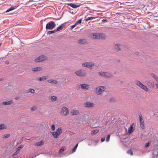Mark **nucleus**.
I'll list each match as a JSON object with an SVG mask.
<instances>
[{
	"mask_svg": "<svg viewBox=\"0 0 158 158\" xmlns=\"http://www.w3.org/2000/svg\"><path fill=\"white\" fill-rule=\"evenodd\" d=\"M44 144V141L43 140H41L40 141L38 142H36L35 144V146H39L41 145H42Z\"/></svg>",
	"mask_w": 158,
	"mask_h": 158,
	"instance_id": "b1692460",
	"label": "nucleus"
},
{
	"mask_svg": "<svg viewBox=\"0 0 158 158\" xmlns=\"http://www.w3.org/2000/svg\"><path fill=\"white\" fill-rule=\"evenodd\" d=\"M16 7H13V6H11L10 8L8 9L6 11V12L7 13L8 12L10 11H11V10H12L15 9L16 8Z\"/></svg>",
	"mask_w": 158,
	"mask_h": 158,
	"instance_id": "cd10ccee",
	"label": "nucleus"
},
{
	"mask_svg": "<svg viewBox=\"0 0 158 158\" xmlns=\"http://www.w3.org/2000/svg\"><path fill=\"white\" fill-rule=\"evenodd\" d=\"M56 131L57 132V133H58V134H59V135H60V134L62 132L61 128H58V129H57Z\"/></svg>",
	"mask_w": 158,
	"mask_h": 158,
	"instance_id": "c756f323",
	"label": "nucleus"
},
{
	"mask_svg": "<svg viewBox=\"0 0 158 158\" xmlns=\"http://www.w3.org/2000/svg\"><path fill=\"white\" fill-rule=\"evenodd\" d=\"M48 78L47 76H44L41 77H38V79L39 81H43L46 80Z\"/></svg>",
	"mask_w": 158,
	"mask_h": 158,
	"instance_id": "a211bd4d",
	"label": "nucleus"
},
{
	"mask_svg": "<svg viewBox=\"0 0 158 158\" xmlns=\"http://www.w3.org/2000/svg\"><path fill=\"white\" fill-rule=\"evenodd\" d=\"M95 64L92 62H85L82 64V65L84 67L90 69L92 67L94 66Z\"/></svg>",
	"mask_w": 158,
	"mask_h": 158,
	"instance_id": "423d86ee",
	"label": "nucleus"
},
{
	"mask_svg": "<svg viewBox=\"0 0 158 158\" xmlns=\"http://www.w3.org/2000/svg\"><path fill=\"white\" fill-rule=\"evenodd\" d=\"M77 25L75 23V24L72 26H71V29H72L73 28H74Z\"/></svg>",
	"mask_w": 158,
	"mask_h": 158,
	"instance_id": "c03bdc74",
	"label": "nucleus"
},
{
	"mask_svg": "<svg viewBox=\"0 0 158 158\" xmlns=\"http://www.w3.org/2000/svg\"><path fill=\"white\" fill-rule=\"evenodd\" d=\"M64 27L65 24L64 23L61 24L60 26L57 27V29H56V31H59L62 30Z\"/></svg>",
	"mask_w": 158,
	"mask_h": 158,
	"instance_id": "f3484780",
	"label": "nucleus"
},
{
	"mask_svg": "<svg viewBox=\"0 0 158 158\" xmlns=\"http://www.w3.org/2000/svg\"><path fill=\"white\" fill-rule=\"evenodd\" d=\"M139 122H140V124L144 123V122L143 120H141H141H139Z\"/></svg>",
	"mask_w": 158,
	"mask_h": 158,
	"instance_id": "de8ad7c7",
	"label": "nucleus"
},
{
	"mask_svg": "<svg viewBox=\"0 0 158 158\" xmlns=\"http://www.w3.org/2000/svg\"><path fill=\"white\" fill-rule=\"evenodd\" d=\"M47 81L49 83L53 84H56L58 83L57 81L55 80L49 79Z\"/></svg>",
	"mask_w": 158,
	"mask_h": 158,
	"instance_id": "4be33fe9",
	"label": "nucleus"
},
{
	"mask_svg": "<svg viewBox=\"0 0 158 158\" xmlns=\"http://www.w3.org/2000/svg\"><path fill=\"white\" fill-rule=\"evenodd\" d=\"M135 83L138 85L139 87L144 90L146 92H148V88L146 86L143 85L140 81L138 80L135 81Z\"/></svg>",
	"mask_w": 158,
	"mask_h": 158,
	"instance_id": "20e7f679",
	"label": "nucleus"
},
{
	"mask_svg": "<svg viewBox=\"0 0 158 158\" xmlns=\"http://www.w3.org/2000/svg\"><path fill=\"white\" fill-rule=\"evenodd\" d=\"M67 5L69 6H70L71 7H72L73 8H76L77 7L79 6V5H76L74 3H68Z\"/></svg>",
	"mask_w": 158,
	"mask_h": 158,
	"instance_id": "2eb2a0df",
	"label": "nucleus"
},
{
	"mask_svg": "<svg viewBox=\"0 0 158 158\" xmlns=\"http://www.w3.org/2000/svg\"><path fill=\"white\" fill-rule=\"evenodd\" d=\"M127 153L128 154H130L131 155H132L133 154V152L132 151L131 149H129L128 150L127 152Z\"/></svg>",
	"mask_w": 158,
	"mask_h": 158,
	"instance_id": "2f4dec72",
	"label": "nucleus"
},
{
	"mask_svg": "<svg viewBox=\"0 0 158 158\" xmlns=\"http://www.w3.org/2000/svg\"><path fill=\"white\" fill-rule=\"evenodd\" d=\"M134 127L135 125L134 123H133L130 126L128 131V134H131L134 131Z\"/></svg>",
	"mask_w": 158,
	"mask_h": 158,
	"instance_id": "9d476101",
	"label": "nucleus"
},
{
	"mask_svg": "<svg viewBox=\"0 0 158 158\" xmlns=\"http://www.w3.org/2000/svg\"><path fill=\"white\" fill-rule=\"evenodd\" d=\"M140 128L142 130L144 129V123L140 124Z\"/></svg>",
	"mask_w": 158,
	"mask_h": 158,
	"instance_id": "e433bc0d",
	"label": "nucleus"
},
{
	"mask_svg": "<svg viewBox=\"0 0 158 158\" xmlns=\"http://www.w3.org/2000/svg\"><path fill=\"white\" fill-rule=\"evenodd\" d=\"M46 57L44 55H42L37 58L35 60L36 62H39L44 60L46 59Z\"/></svg>",
	"mask_w": 158,
	"mask_h": 158,
	"instance_id": "1a4fd4ad",
	"label": "nucleus"
},
{
	"mask_svg": "<svg viewBox=\"0 0 158 158\" xmlns=\"http://www.w3.org/2000/svg\"><path fill=\"white\" fill-rule=\"evenodd\" d=\"M105 87L103 86H100L99 87L96 88V93L99 95L101 94L104 91Z\"/></svg>",
	"mask_w": 158,
	"mask_h": 158,
	"instance_id": "6e6552de",
	"label": "nucleus"
},
{
	"mask_svg": "<svg viewBox=\"0 0 158 158\" xmlns=\"http://www.w3.org/2000/svg\"><path fill=\"white\" fill-rule=\"evenodd\" d=\"M98 74L101 76L106 78H108L112 77V74L109 73L104 72H99Z\"/></svg>",
	"mask_w": 158,
	"mask_h": 158,
	"instance_id": "7ed1b4c3",
	"label": "nucleus"
},
{
	"mask_svg": "<svg viewBox=\"0 0 158 158\" xmlns=\"http://www.w3.org/2000/svg\"><path fill=\"white\" fill-rule=\"evenodd\" d=\"M51 129H52V130L53 131H54V130H55V126L54 124H53L51 126Z\"/></svg>",
	"mask_w": 158,
	"mask_h": 158,
	"instance_id": "ea45409f",
	"label": "nucleus"
},
{
	"mask_svg": "<svg viewBox=\"0 0 158 158\" xmlns=\"http://www.w3.org/2000/svg\"><path fill=\"white\" fill-rule=\"evenodd\" d=\"M120 44H117L115 45V50L117 51H120V48L119 47Z\"/></svg>",
	"mask_w": 158,
	"mask_h": 158,
	"instance_id": "a878e982",
	"label": "nucleus"
},
{
	"mask_svg": "<svg viewBox=\"0 0 158 158\" xmlns=\"http://www.w3.org/2000/svg\"><path fill=\"white\" fill-rule=\"evenodd\" d=\"M98 132V130H94L92 131V134L93 135H95L96 133H97Z\"/></svg>",
	"mask_w": 158,
	"mask_h": 158,
	"instance_id": "c9c22d12",
	"label": "nucleus"
},
{
	"mask_svg": "<svg viewBox=\"0 0 158 158\" xmlns=\"http://www.w3.org/2000/svg\"><path fill=\"white\" fill-rule=\"evenodd\" d=\"M56 26L55 22L53 21L49 22L48 23L46 26V30H52L54 29Z\"/></svg>",
	"mask_w": 158,
	"mask_h": 158,
	"instance_id": "f03ea898",
	"label": "nucleus"
},
{
	"mask_svg": "<svg viewBox=\"0 0 158 158\" xmlns=\"http://www.w3.org/2000/svg\"><path fill=\"white\" fill-rule=\"evenodd\" d=\"M139 120H143V117H142V115L140 114V115H139Z\"/></svg>",
	"mask_w": 158,
	"mask_h": 158,
	"instance_id": "79ce46f5",
	"label": "nucleus"
},
{
	"mask_svg": "<svg viewBox=\"0 0 158 158\" xmlns=\"http://www.w3.org/2000/svg\"><path fill=\"white\" fill-rule=\"evenodd\" d=\"M56 32L57 31L56 30V29H54V30L52 31H49L48 32V34L51 35L53 33H54Z\"/></svg>",
	"mask_w": 158,
	"mask_h": 158,
	"instance_id": "c85d7f7f",
	"label": "nucleus"
},
{
	"mask_svg": "<svg viewBox=\"0 0 158 158\" xmlns=\"http://www.w3.org/2000/svg\"><path fill=\"white\" fill-rule=\"evenodd\" d=\"M28 91L29 92H31L32 94H34L35 92V90L33 89H30Z\"/></svg>",
	"mask_w": 158,
	"mask_h": 158,
	"instance_id": "58836bf2",
	"label": "nucleus"
},
{
	"mask_svg": "<svg viewBox=\"0 0 158 158\" xmlns=\"http://www.w3.org/2000/svg\"><path fill=\"white\" fill-rule=\"evenodd\" d=\"M2 80V79H0V81H1Z\"/></svg>",
	"mask_w": 158,
	"mask_h": 158,
	"instance_id": "5fc2aeb1",
	"label": "nucleus"
},
{
	"mask_svg": "<svg viewBox=\"0 0 158 158\" xmlns=\"http://www.w3.org/2000/svg\"><path fill=\"white\" fill-rule=\"evenodd\" d=\"M52 135L54 136L55 138H57L60 135L59 134L57 133V132L54 131L51 132Z\"/></svg>",
	"mask_w": 158,
	"mask_h": 158,
	"instance_id": "412c9836",
	"label": "nucleus"
},
{
	"mask_svg": "<svg viewBox=\"0 0 158 158\" xmlns=\"http://www.w3.org/2000/svg\"><path fill=\"white\" fill-rule=\"evenodd\" d=\"M150 144V143L149 142L147 143L145 145V148H147L148 147Z\"/></svg>",
	"mask_w": 158,
	"mask_h": 158,
	"instance_id": "37998d69",
	"label": "nucleus"
},
{
	"mask_svg": "<svg viewBox=\"0 0 158 158\" xmlns=\"http://www.w3.org/2000/svg\"><path fill=\"white\" fill-rule=\"evenodd\" d=\"M1 44H2V43L0 42V46H1Z\"/></svg>",
	"mask_w": 158,
	"mask_h": 158,
	"instance_id": "603ef678",
	"label": "nucleus"
},
{
	"mask_svg": "<svg viewBox=\"0 0 158 158\" xmlns=\"http://www.w3.org/2000/svg\"><path fill=\"white\" fill-rule=\"evenodd\" d=\"M82 19H79V20H78V21H77L75 23L77 25L79 24H80L81 23V21H82Z\"/></svg>",
	"mask_w": 158,
	"mask_h": 158,
	"instance_id": "72a5a7b5",
	"label": "nucleus"
},
{
	"mask_svg": "<svg viewBox=\"0 0 158 158\" xmlns=\"http://www.w3.org/2000/svg\"><path fill=\"white\" fill-rule=\"evenodd\" d=\"M19 151H18V150H17V151L13 154V156L16 155L19 153Z\"/></svg>",
	"mask_w": 158,
	"mask_h": 158,
	"instance_id": "a18cd8bd",
	"label": "nucleus"
},
{
	"mask_svg": "<svg viewBox=\"0 0 158 158\" xmlns=\"http://www.w3.org/2000/svg\"><path fill=\"white\" fill-rule=\"evenodd\" d=\"M13 102L12 100H10L8 101L3 102L2 103V104L3 105H11L12 104Z\"/></svg>",
	"mask_w": 158,
	"mask_h": 158,
	"instance_id": "4468645a",
	"label": "nucleus"
},
{
	"mask_svg": "<svg viewBox=\"0 0 158 158\" xmlns=\"http://www.w3.org/2000/svg\"><path fill=\"white\" fill-rule=\"evenodd\" d=\"M60 113L63 116H67L69 113V111L67 107L64 106L62 108Z\"/></svg>",
	"mask_w": 158,
	"mask_h": 158,
	"instance_id": "0eeeda50",
	"label": "nucleus"
},
{
	"mask_svg": "<svg viewBox=\"0 0 158 158\" xmlns=\"http://www.w3.org/2000/svg\"><path fill=\"white\" fill-rule=\"evenodd\" d=\"M79 113V111L77 110H73L71 112V114L72 116L76 115Z\"/></svg>",
	"mask_w": 158,
	"mask_h": 158,
	"instance_id": "aec40b11",
	"label": "nucleus"
},
{
	"mask_svg": "<svg viewBox=\"0 0 158 158\" xmlns=\"http://www.w3.org/2000/svg\"><path fill=\"white\" fill-rule=\"evenodd\" d=\"M105 140V137L102 138L101 139V141L102 142H103Z\"/></svg>",
	"mask_w": 158,
	"mask_h": 158,
	"instance_id": "49530a36",
	"label": "nucleus"
},
{
	"mask_svg": "<svg viewBox=\"0 0 158 158\" xmlns=\"http://www.w3.org/2000/svg\"><path fill=\"white\" fill-rule=\"evenodd\" d=\"M93 37L94 39L104 40L106 39V37L104 34L97 33L94 34L93 35Z\"/></svg>",
	"mask_w": 158,
	"mask_h": 158,
	"instance_id": "f257e3e1",
	"label": "nucleus"
},
{
	"mask_svg": "<svg viewBox=\"0 0 158 158\" xmlns=\"http://www.w3.org/2000/svg\"><path fill=\"white\" fill-rule=\"evenodd\" d=\"M86 42L85 40L84 39H80L78 40V43L80 44H83Z\"/></svg>",
	"mask_w": 158,
	"mask_h": 158,
	"instance_id": "5701e85b",
	"label": "nucleus"
},
{
	"mask_svg": "<svg viewBox=\"0 0 158 158\" xmlns=\"http://www.w3.org/2000/svg\"><path fill=\"white\" fill-rule=\"evenodd\" d=\"M110 135H107V136L106 137V142H108L109 141L110 139Z\"/></svg>",
	"mask_w": 158,
	"mask_h": 158,
	"instance_id": "f704fd0d",
	"label": "nucleus"
},
{
	"mask_svg": "<svg viewBox=\"0 0 158 158\" xmlns=\"http://www.w3.org/2000/svg\"><path fill=\"white\" fill-rule=\"evenodd\" d=\"M152 158H158V151L157 150L154 151L153 152Z\"/></svg>",
	"mask_w": 158,
	"mask_h": 158,
	"instance_id": "ddd939ff",
	"label": "nucleus"
},
{
	"mask_svg": "<svg viewBox=\"0 0 158 158\" xmlns=\"http://www.w3.org/2000/svg\"><path fill=\"white\" fill-rule=\"evenodd\" d=\"M102 22H107V20L106 19H103L102 20Z\"/></svg>",
	"mask_w": 158,
	"mask_h": 158,
	"instance_id": "09e8293b",
	"label": "nucleus"
},
{
	"mask_svg": "<svg viewBox=\"0 0 158 158\" xmlns=\"http://www.w3.org/2000/svg\"><path fill=\"white\" fill-rule=\"evenodd\" d=\"M126 3H130L129 2H127Z\"/></svg>",
	"mask_w": 158,
	"mask_h": 158,
	"instance_id": "6e6d98bb",
	"label": "nucleus"
},
{
	"mask_svg": "<svg viewBox=\"0 0 158 158\" xmlns=\"http://www.w3.org/2000/svg\"><path fill=\"white\" fill-rule=\"evenodd\" d=\"M6 128V126L3 124H0V131Z\"/></svg>",
	"mask_w": 158,
	"mask_h": 158,
	"instance_id": "bb28decb",
	"label": "nucleus"
},
{
	"mask_svg": "<svg viewBox=\"0 0 158 158\" xmlns=\"http://www.w3.org/2000/svg\"><path fill=\"white\" fill-rule=\"evenodd\" d=\"M10 136V135L9 134L4 135H3V138L6 139L8 138Z\"/></svg>",
	"mask_w": 158,
	"mask_h": 158,
	"instance_id": "473e14b6",
	"label": "nucleus"
},
{
	"mask_svg": "<svg viewBox=\"0 0 158 158\" xmlns=\"http://www.w3.org/2000/svg\"><path fill=\"white\" fill-rule=\"evenodd\" d=\"M64 150V148L63 147H62L59 150V153H62Z\"/></svg>",
	"mask_w": 158,
	"mask_h": 158,
	"instance_id": "4c0bfd02",
	"label": "nucleus"
},
{
	"mask_svg": "<svg viewBox=\"0 0 158 158\" xmlns=\"http://www.w3.org/2000/svg\"><path fill=\"white\" fill-rule=\"evenodd\" d=\"M96 18H97L96 17H92V16L88 17H86L85 18V19L86 21H89L90 20H92V19H95Z\"/></svg>",
	"mask_w": 158,
	"mask_h": 158,
	"instance_id": "393cba45",
	"label": "nucleus"
},
{
	"mask_svg": "<svg viewBox=\"0 0 158 158\" xmlns=\"http://www.w3.org/2000/svg\"><path fill=\"white\" fill-rule=\"evenodd\" d=\"M113 100H114V99H113V98H111V99H110V101H113Z\"/></svg>",
	"mask_w": 158,
	"mask_h": 158,
	"instance_id": "3c124183",
	"label": "nucleus"
},
{
	"mask_svg": "<svg viewBox=\"0 0 158 158\" xmlns=\"http://www.w3.org/2000/svg\"><path fill=\"white\" fill-rule=\"evenodd\" d=\"M23 147V145H20L19 147H18L17 148V150H18V151H19Z\"/></svg>",
	"mask_w": 158,
	"mask_h": 158,
	"instance_id": "a19ab883",
	"label": "nucleus"
},
{
	"mask_svg": "<svg viewBox=\"0 0 158 158\" xmlns=\"http://www.w3.org/2000/svg\"><path fill=\"white\" fill-rule=\"evenodd\" d=\"M93 106V104L90 102H86L85 104V106L86 107H92Z\"/></svg>",
	"mask_w": 158,
	"mask_h": 158,
	"instance_id": "f8f14e48",
	"label": "nucleus"
},
{
	"mask_svg": "<svg viewBox=\"0 0 158 158\" xmlns=\"http://www.w3.org/2000/svg\"><path fill=\"white\" fill-rule=\"evenodd\" d=\"M83 140H80L79 141V142L81 141H82Z\"/></svg>",
	"mask_w": 158,
	"mask_h": 158,
	"instance_id": "864d4df0",
	"label": "nucleus"
},
{
	"mask_svg": "<svg viewBox=\"0 0 158 158\" xmlns=\"http://www.w3.org/2000/svg\"><path fill=\"white\" fill-rule=\"evenodd\" d=\"M57 98V97L54 96H49L48 97V99L52 102L55 101Z\"/></svg>",
	"mask_w": 158,
	"mask_h": 158,
	"instance_id": "dca6fc26",
	"label": "nucleus"
},
{
	"mask_svg": "<svg viewBox=\"0 0 158 158\" xmlns=\"http://www.w3.org/2000/svg\"><path fill=\"white\" fill-rule=\"evenodd\" d=\"M80 86L81 89L84 90H88L89 87V85L85 83L81 84Z\"/></svg>",
	"mask_w": 158,
	"mask_h": 158,
	"instance_id": "9b49d317",
	"label": "nucleus"
},
{
	"mask_svg": "<svg viewBox=\"0 0 158 158\" xmlns=\"http://www.w3.org/2000/svg\"><path fill=\"white\" fill-rule=\"evenodd\" d=\"M35 109V107H32L31 108V110H32V111H34Z\"/></svg>",
	"mask_w": 158,
	"mask_h": 158,
	"instance_id": "8fccbe9b",
	"label": "nucleus"
},
{
	"mask_svg": "<svg viewBox=\"0 0 158 158\" xmlns=\"http://www.w3.org/2000/svg\"><path fill=\"white\" fill-rule=\"evenodd\" d=\"M78 146V143L77 144L72 150V152L73 153L75 152Z\"/></svg>",
	"mask_w": 158,
	"mask_h": 158,
	"instance_id": "7c9ffc66",
	"label": "nucleus"
},
{
	"mask_svg": "<svg viewBox=\"0 0 158 158\" xmlns=\"http://www.w3.org/2000/svg\"><path fill=\"white\" fill-rule=\"evenodd\" d=\"M75 73L77 76L79 77L85 76L86 75V71L82 69L77 70L75 72Z\"/></svg>",
	"mask_w": 158,
	"mask_h": 158,
	"instance_id": "39448f33",
	"label": "nucleus"
},
{
	"mask_svg": "<svg viewBox=\"0 0 158 158\" xmlns=\"http://www.w3.org/2000/svg\"><path fill=\"white\" fill-rule=\"evenodd\" d=\"M42 70V68L41 67H38L34 68L32 69V70L33 72L36 71H39Z\"/></svg>",
	"mask_w": 158,
	"mask_h": 158,
	"instance_id": "6ab92c4d",
	"label": "nucleus"
}]
</instances>
